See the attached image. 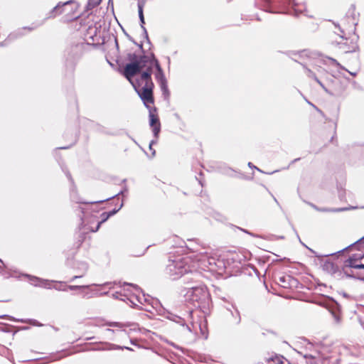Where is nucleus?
Segmentation results:
<instances>
[{
	"label": "nucleus",
	"mask_w": 364,
	"mask_h": 364,
	"mask_svg": "<svg viewBox=\"0 0 364 364\" xmlns=\"http://www.w3.org/2000/svg\"><path fill=\"white\" fill-rule=\"evenodd\" d=\"M131 84L149 109V125L152 128L154 136L157 138L161 130V124L156 113V108L150 106L154 102L153 97L154 85L151 77H150V72L143 71L134 81H131Z\"/></svg>",
	"instance_id": "f257e3e1"
},
{
	"label": "nucleus",
	"mask_w": 364,
	"mask_h": 364,
	"mask_svg": "<svg viewBox=\"0 0 364 364\" xmlns=\"http://www.w3.org/2000/svg\"><path fill=\"white\" fill-rule=\"evenodd\" d=\"M188 261V258L169 259L165 270L166 274L172 279H177L183 276L185 282L189 283V280L196 282L199 274L197 272L190 269Z\"/></svg>",
	"instance_id": "f03ea898"
},
{
	"label": "nucleus",
	"mask_w": 364,
	"mask_h": 364,
	"mask_svg": "<svg viewBox=\"0 0 364 364\" xmlns=\"http://www.w3.org/2000/svg\"><path fill=\"white\" fill-rule=\"evenodd\" d=\"M265 11L269 13H287V6L291 5L295 14L298 15L306 12L305 5H299L295 2V0H264Z\"/></svg>",
	"instance_id": "7ed1b4c3"
},
{
	"label": "nucleus",
	"mask_w": 364,
	"mask_h": 364,
	"mask_svg": "<svg viewBox=\"0 0 364 364\" xmlns=\"http://www.w3.org/2000/svg\"><path fill=\"white\" fill-rule=\"evenodd\" d=\"M187 300L194 303L205 300L208 296L206 288L200 284L188 286L181 291Z\"/></svg>",
	"instance_id": "20e7f679"
},
{
	"label": "nucleus",
	"mask_w": 364,
	"mask_h": 364,
	"mask_svg": "<svg viewBox=\"0 0 364 364\" xmlns=\"http://www.w3.org/2000/svg\"><path fill=\"white\" fill-rule=\"evenodd\" d=\"M312 53L308 50H304L299 52H291V59L301 64L304 70L306 75L309 77L312 78L316 81V79H318L316 76V73L312 70L311 69L307 67L306 63L304 61V60L309 59L312 58Z\"/></svg>",
	"instance_id": "39448f33"
},
{
	"label": "nucleus",
	"mask_w": 364,
	"mask_h": 364,
	"mask_svg": "<svg viewBox=\"0 0 364 364\" xmlns=\"http://www.w3.org/2000/svg\"><path fill=\"white\" fill-rule=\"evenodd\" d=\"M335 24L336 27H338L342 35L340 37L342 39H346V42H339L338 45L341 49H342L345 53H352L356 50L358 48L357 39L358 36H354L350 41L345 37V32L343 28L340 27L338 24Z\"/></svg>",
	"instance_id": "423d86ee"
},
{
	"label": "nucleus",
	"mask_w": 364,
	"mask_h": 364,
	"mask_svg": "<svg viewBox=\"0 0 364 364\" xmlns=\"http://www.w3.org/2000/svg\"><path fill=\"white\" fill-rule=\"evenodd\" d=\"M155 68L156 72L155 73V79L157 82H161L166 80L163 69L161 68L159 60L156 58L154 53L151 54V62L149 65H147L146 69L144 71L150 72V77H151L152 69Z\"/></svg>",
	"instance_id": "0eeeda50"
},
{
	"label": "nucleus",
	"mask_w": 364,
	"mask_h": 364,
	"mask_svg": "<svg viewBox=\"0 0 364 364\" xmlns=\"http://www.w3.org/2000/svg\"><path fill=\"white\" fill-rule=\"evenodd\" d=\"M146 68L147 66L139 65V63L136 62L127 63L124 67V75L131 82V81H134L132 80L134 76L139 73L143 68L146 69Z\"/></svg>",
	"instance_id": "6e6552de"
},
{
	"label": "nucleus",
	"mask_w": 364,
	"mask_h": 364,
	"mask_svg": "<svg viewBox=\"0 0 364 364\" xmlns=\"http://www.w3.org/2000/svg\"><path fill=\"white\" fill-rule=\"evenodd\" d=\"M188 248L194 252H198L197 255H196V259L199 263V267L201 269H204L214 263V259L209 257L206 252H200L198 249L191 248L189 246H188Z\"/></svg>",
	"instance_id": "1a4fd4ad"
},
{
	"label": "nucleus",
	"mask_w": 364,
	"mask_h": 364,
	"mask_svg": "<svg viewBox=\"0 0 364 364\" xmlns=\"http://www.w3.org/2000/svg\"><path fill=\"white\" fill-rule=\"evenodd\" d=\"M82 46L80 45H75L72 46L69 50L67 51V64L73 65L75 60H77L80 55Z\"/></svg>",
	"instance_id": "9d476101"
},
{
	"label": "nucleus",
	"mask_w": 364,
	"mask_h": 364,
	"mask_svg": "<svg viewBox=\"0 0 364 364\" xmlns=\"http://www.w3.org/2000/svg\"><path fill=\"white\" fill-rule=\"evenodd\" d=\"M31 284L36 287H41L46 289H51V284L55 282L54 280L43 279L37 277L27 275Z\"/></svg>",
	"instance_id": "9b49d317"
},
{
	"label": "nucleus",
	"mask_w": 364,
	"mask_h": 364,
	"mask_svg": "<svg viewBox=\"0 0 364 364\" xmlns=\"http://www.w3.org/2000/svg\"><path fill=\"white\" fill-rule=\"evenodd\" d=\"M193 311L189 310L188 312L186 314V317H181L177 315L171 314L170 316H168V318L177 323H179L180 325L186 327L187 330L188 331H191V327L186 324V322L188 319L191 318L192 317Z\"/></svg>",
	"instance_id": "f8f14e48"
},
{
	"label": "nucleus",
	"mask_w": 364,
	"mask_h": 364,
	"mask_svg": "<svg viewBox=\"0 0 364 364\" xmlns=\"http://www.w3.org/2000/svg\"><path fill=\"white\" fill-rule=\"evenodd\" d=\"M128 59L130 60V63L132 62H136L139 63V65H143L144 66H147L149 65L151 62V55H142L140 56H138L136 53H129L128 55Z\"/></svg>",
	"instance_id": "ddd939ff"
},
{
	"label": "nucleus",
	"mask_w": 364,
	"mask_h": 364,
	"mask_svg": "<svg viewBox=\"0 0 364 364\" xmlns=\"http://www.w3.org/2000/svg\"><path fill=\"white\" fill-rule=\"evenodd\" d=\"M36 28H37V26H33V27L26 26V27H23L21 28H19V29L15 31L14 32L10 33L8 36L7 41H14L15 39L21 38L23 36H24V34H25L24 31L26 30H27L28 31H31L34 30Z\"/></svg>",
	"instance_id": "4468645a"
},
{
	"label": "nucleus",
	"mask_w": 364,
	"mask_h": 364,
	"mask_svg": "<svg viewBox=\"0 0 364 364\" xmlns=\"http://www.w3.org/2000/svg\"><path fill=\"white\" fill-rule=\"evenodd\" d=\"M92 286H109V289L112 288V282H106L103 284H92ZM91 287V285H68L65 286L66 290H75V289H88Z\"/></svg>",
	"instance_id": "2eb2a0df"
},
{
	"label": "nucleus",
	"mask_w": 364,
	"mask_h": 364,
	"mask_svg": "<svg viewBox=\"0 0 364 364\" xmlns=\"http://www.w3.org/2000/svg\"><path fill=\"white\" fill-rule=\"evenodd\" d=\"M73 0H69L64 3L59 2L50 11V16H55L56 15L60 14L63 13L61 8L64 6L69 5L73 3Z\"/></svg>",
	"instance_id": "dca6fc26"
},
{
	"label": "nucleus",
	"mask_w": 364,
	"mask_h": 364,
	"mask_svg": "<svg viewBox=\"0 0 364 364\" xmlns=\"http://www.w3.org/2000/svg\"><path fill=\"white\" fill-rule=\"evenodd\" d=\"M294 281V278L289 275L279 277V284L281 287L284 288L290 287L291 285V282Z\"/></svg>",
	"instance_id": "f3484780"
},
{
	"label": "nucleus",
	"mask_w": 364,
	"mask_h": 364,
	"mask_svg": "<svg viewBox=\"0 0 364 364\" xmlns=\"http://www.w3.org/2000/svg\"><path fill=\"white\" fill-rule=\"evenodd\" d=\"M123 206V202L121 203L119 207L118 208H114L112 210L108 212V213H103V215H106V218H105L104 219H102V220L100 222L98 223L97 225V228L95 230H93L94 232L97 231L100 225L104 223L105 221H106L109 217L114 215V214H116Z\"/></svg>",
	"instance_id": "a211bd4d"
},
{
	"label": "nucleus",
	"mask_w": 364,
	"mask_h": 364,
	"mask_svg": "<svg viewBox=\"0 0 364 364\" xmlns=\"http://www.w3.org/2000/svg\"><path fill=\"white\" fill-rule=\"evenodd\" d=\"M323 268L331 274H335L338 269V266L331 262H325Z\"/></svg>",
	"instance_id": "6ab92c4d"
},
{
	"label": "nucleus",
	"mask_w": 364,
	"mask_h": 364,
	"mask_svg": "<svg viewBox=\"0 0 364 364\" xmlns=\"http://www.w3.org/2000/svg\"><path fill=\"white\" fill-rule=\"evenodd\" d=\"M159 85L162 91L163 95L165 97H168L170 93H169V90L168 88L167 80L159 82Z\"/></svg>",
	"instance_id": "aec40b11"
},
{
	"label": "nucleus",
	"mask_w": 364,
	"mask_h": 364,
	"mask_svg": "<svg viewBox=\"0 0 364 364\" xmlns=\"http://www.w3.org/2000/svg\"><path fill=\"white\" fill-rule=\"evenodd\" d=\"M358 264H355V259H353V257H349L346 261V267H350V268H354V269H359L358 267H357Z\"/></svg>",
	"instance_id": "412c9836"
},
{
	"label": "nucleus",
	"mask_w": 364,
	"mask_h": 364,
	"mask_svg": "<svg viewBox=\"0 0 364 364\" xmlns=\"http://www.w3.org/2000/svg\"><path fill=\"white\" fill-rule=\"evenodd\" d=\"M102 0H88L87 9L90 10L98 6Z\"/></svg>",
	"instance_id": "4be33fe9"
},
{
	"label": "nucleus",
	"mask_w": 364,
	"mask_h": 364,
	"mask_svg": "<svg viewBox=\"0 0 364 364\" xmlns=\"http://www.w3.org/2000/svg\"><path fill=\"white\" fill-rule=\"evenodd\" d=\"M144 6V2L139 0V1H138V13H139V19H141V18H144V12H143Z\"/></svg>",
	"instance_id": "5701e85b"
},
{
	"label": "nucleus",
	"mask_w": 364,
	"mask_h": 364,
	"mask_svg": "<svg viewBox=\"0 0 364 364\" xmlns=\"http://www.w3.org/2000/svg\"><path fill=\"white\" fill-rule=\"evenodd\" d=\"M139 20H140V23H141V28L143 29V31H144V37L147 40V41L149 42L147 31H146V28L144 26V24L145 23L144 18H141Z\"/></svg>",
	"instance_id": "b1692460"
},
{
	"label": "nucleus",
	"mask_w": 364,
	"mask_h": 364,
	"mask_svg": "<svg viewBox=\"0 0 364 364\" xmlns=\"http://www.w3.org/2000/svg\"><path fill=\"white\" fill-rule=\"evenodd\" d=\"M55 284L53 287V289L58 290V291H66L65 287L64 288H62L61 286L64 282H57L55 281Z\"/></svg>",
	"instance_id": "393cba45"
},
{
	"label": "nucleus",
	"mask_w": 364,
	"mask_h": 364,
	"mask_svg": "<svg viewBox=\"0 0 364 364\" xmlns=\"http://www.w3.org/2000/svg\"><path fill=\"white\" fill-rule=\"evenodd\" d=\"M75 187H73V188L72 189L71 191V198L73 199V201L77 203H86L85 202H83V201H81V200H79L77 197H75Z\"/></svg>",
	"instance_id": "a878e982"
},
{
	"label": "nucleus",
	"mask_w": 364,
	"mask_h": 364,
	"mask_svg": "<svg viewBox=\"0 0 364 364\" xmlns=\"http://www.w3.org/2000/svg\"><path fill=\"white\" fill-rule=\"evenodd\" d=\"M348 209L349 208H338V209L333 210V211L340 212V211H343V210H348ZM318 211L327 212V211H333V210L332 209H327V208H318Z\"/></svg>",
	"instance_id": "bb28decb"
},
{
	"label": "nucleus",
	"mask_w": 364,
	"mask_h": 364,
	"mask_svg": "<svg viewBox=\"0 0 364 364\" xmlns=\"http://www.w3.org/2000/svg\"><path fill=\"white\" fill-rule=\"evenodd\" d=\"M112 349H127L128 350H133L132 348H131L129 347L121 346H117V345H114V344H112Z\"/></svg>",
	"instance_id": "cd10ccee"
},
{
	"label": "nucleus",
	"mask_w": 364,
	"mask_h": 364,
	"mask_svg": "<svg viewBox=\"0 0 364 364\" xmlns=\"http://www.w3.org/2000/svg\"><path fill=\"white\" fill-rule=\"evenodd\" d=\"M328 59L331 62L332 65H334L338 68H343V67L341 65V64L334 58H328Z\"/></svg>",
	"instance_id": "c85d7f7f"
},
{
	"label": "nucleus",
	"mask_w": 364,
	"mask_h": 364,
	"mask_svg": "<svg viewBox=\"0 0 364 364\" xmlns=\"http://www.w3.org/2000/svg\"><path fill=\"white\" fill-rule=\"evenodd\" d=\"M127 36L131 41H132L134 44L137 45L139 48L141 49V50L144 52L142 43L138 44L130 36H129L128 34H127Z\"/></svg>",
	"instance_id": "c756f323"
},
{
	"label": "nucleus",
	"mask_w": 364,
	"mask_h": 364,
	"mask_svg": "<svg viewBox=\"0 0 364 364\" xmlns=\"http://www.w3.org/2000/svg\"><path fill=\"white\" fill-rule=\"evenodd\" d=\"M313 69L317 71L318 73H323L324 72V70L321 68L319 65H314Z\"/></svg>",
	"instance_id": "7c9ffc66"
},
{
	"label": "nucleus",
	"mask_w": 364,
	"mask_h": 364,
	"mask_svg": "<svg viewBox=\"0 0 364 364\" xmlns=\"http://www.w3.org/2000/svg\"><path fill=\"white\" fill-rule=\"evenodd\" d=\"M316 82L323 89V90L325 92H328V91L326 89V87L324 86V85L318 79H316Z\"/></svg>",
	"instance_id": "2f4dec72"
},
{
	"label": "nucleus",
	"mask_w": 364,
	"mask_h": 364,
	"mask_svg": "<svg viewBox=\"0 0 364 364\" xmlns=\"http://www.w3.org/2000/svg\"><path fill=\"white\" fill-rule=\"evenodd\" d=\"M316 82L323 89V90L325 92H328V91L326 89V87L324 86V85L318 79H316Z\"/></svg>",
	"instance_id": "473e14b6"
},
{
	"label": "nucleus",
	"mask_w": 364,
	"mask_h": 364,
	"mask_svg": "<svg viewBox=\"0 0 364 364\" xmlns=\"http://www.w3.org/2000/svg\"><path fill=\"white\" fill-rule=\"evenodd\" d=\"M142 299H144V301H146V299L145 298V295L143 294L142 296H137V300L139 301V302L141 303V300Z\"/></svg>",
	"instance_id": "72a5a7b5"
},
{
	"label": "nucleus",
	"mask_w": 364,
	"mask_h": 364,
	"mask_svg": "<svg viewBox=\"0 0 364 364\" xmlns=\"http://www.w3.org/2000/svg\"><path fill=\"white\" fill-rule=\"evenodd\" d=\"M84 274H81V275H76V276H74L73 277H72V279H70V282H73L75 281L76 279L77 278H80L83 276Z\"/></svg>",
	"instance_id": "f704fd0d"
},
{
	"label": "nucleus",
	"mask_w": 364,
	"mask_h": 364,
	"mask_svg": "<svg viewBox=\"0 0 364 364\" xmlns=\"http://www.w3.org/2000/svg\"><path fill=\"white\" fill-rule=\"evenodd\" d=\"M248 166L250 167V168H256L259 171H262L259 168H258L256 166H253L251 162L248 163Z\"/></svg>",
	"instance_id": "c9c22d12"
},
{
	"label": "nucleus",
	"mask_w": 364,
	"mask_h": 364,
	"mask_svg": "<svg viewBox=\"0 0 364 364\" xmlns=\"http://www.w3.org/2000/svg\"><path fill=\"white\" fill-rule=\"evenodd\" d=\"M344 273L347 277H355L350 273H348L347 270H344Z\"/></svg>",
	"instance_id": "e433bc0d"
},
{
	"label": "nucleus",
	"mask_w": 364,
	"mask_h": 364,
	"mask_svg": "<svg viewBox=\"0 0 364 364\" xmlns=\"http://www.w3.org/2000/svg\"><path fill=\"white\" fill-rule=\"evenodd\" d=\"M124 285H129V286H132V287H134V289H139V288L138 287V286H137V285H134V284H128V283H124Z\"/></svg>",
	"instance_id": "4c0bfd02"
},
{
	"label": "nucleus",
	"mask_w": 364,
	"mask_h": 364,
	"mask_svg": "<svg viewBox=\"0 0 364 364\" xmlns=\"http://www.w3.org/2000/svg\"><path fill=\"white\" fill-rule=\"evenodd\" d=\"M155 143H156V141H154V140H152V141L150 142V144H149V149H150V150H151V149H152V146H153V144H154Z\"/></svg>",
	"instance_id": "58836bf2"
},
{
	"label": "nucleus",
	"mask_w": 364,
	"mask_h": 364,
	"mask_svg": "<svg viewBox=\"0 0 364 364\" xmlns=\"http://www.w3.org/2000/svg\"><path fill=\"white\" fill-rule=\"evenodd\" d=\"M119 292H115L114 294H112V296L115 299H119Z\"/></svg>",
	"instance_id": "ea45409f"
},
{
	"label": "nucleus",
	"mask_w": 364,
	"mask_h": 364,
	"mask_svg": "<svg viewBox=\"0 0 364 364\" xmlns=\"http://www.w3.org/2000/svg\"><path fill=\"white\" fill-rule=\"evenodd\" d=\"M358 242L364 243V236L363 237H361L360 240H358L357 242H355V244H357Z\"/></svg>",
	"instance_id": "a19ab883"
},
{
	"label": "nucleus",
	"mask_w": 364,
	"mask_h": 364,
	"mask_svg": "<svg viewBox=\"0 0 364 364\" xmlns=\"http://www.w3.org/2000/svg\"><path fill=\"white\" fill-rule=\"evenodd\" d=\"M274 362H275V364H284V363L282 360H279V359H277Z\"/></svg>",
	"instance_id": "79ce46f5"
},
{
	"label": "nucleus",
	"mask_w": 364,
	"mask_h": 364,
	"mask_svg": "<svg viewBox=\"0 0 364 364\" xmlns=\"http://www.w3.org/2000/svg\"><path fill=\"white\" fill-rule=\"evenodd\" d=\"M110 326H119L118 323H112L109 324Z\"/></svg>",
	"instance_id": "37998d69"
},
{
	"label": "nucleus",
	"mask_w": 364,
	"mask_h": 364,
	"mask_svg": "<svg viewBox=\"0 0 364 364\" xmlns=\"http://www.w3.org/2000/svg\"><path fill=\"white\" fill-rule=\"evenodd\" d=\"M357 267L364 269V264H358Z\"/></svg>",
	"instance_id": "c03bdc74"
},
{
	"label": "nucleus",
	"mask_w": 364,
	"mask_h": 364,
	"mask_svg": "<svg viewBox=\"0 0 364 364\" xmlns=\"http://www.w3.org/2000/svg\"><path fill=\"white\" fill-rule=\"evenodd\" d=\"M67 176H68V178H69V180L71 181V183H73V178H72V177H71L70 174V173H68V174H67Z\"/></svg>",
	"instance_id": "a18cd8bd"
},
{
	"label": "nucleus",
	"mask_w": 364,
	"mask_h": 364,
	"mask_svg": "<svg viewBox=\"0 0 364 364\" xmlns=\"http://www.w3.org/2000/svg\"><path fill=\"white\" fill-rule=\"evenodd\" d=\"M311 206L313 207L314 209H316V210H318V208L316 207L315 205L314 204H311Z\"/></svg>",
	"instance_id": "49530a36"
},
{
	"label": "nucleus",
	"mask_w": 364,
	"mask_h": 364,
	"mask_svg": "<svg viewBox=\"0 0 364 364\" xmlns=\"http://www.w3.org/2000/svg\"><path fill=\"white\" fill-rule=\"evenodd\" d=\"M124 192V191H120L118 194L116 195V196H118L119 195H121V194L123 195Z\"/></svg>",
	"instance_id": "de8ad7c7"
},
{
	"label": "nucleus",
	"mask_w": 364,
	"mask_h": 364,
	"mask_svg": "<svg viewBox=\"0 0 364 364\" xmlns=\"http://www.w3.org/2000/svg\"><path fill=\"white\" fill-rule=\"evenodd\" d=\"M87 270V266L85 264L84 268V273Z\"/></svg>",
	"instance_id": "09e8293b"
},
{
	"label": "nucleus",
	"mask_w": 364,
	"mask_h": 364,
	"mask_svg": "<svg viewBox=\"0 0 364 364\" xmlns=\"http://www.w3.org/2000/svg\"><path fill=\"white\" fill-rule=\"evenodd\" d=\"M335 319L336 320L337 322H339V317L335 316Z\"/></svg>",
	"instance_id": "8fccbe9b"
},
{
	"label": "nucleus",
	"mask_w": 364,
	"mask_h": 364,
	"mask_svg": "<svg viewBox=\"0 0 364 364\" xmlns=\"http://www.w3.org/2000/svg\"><path fill=\"white\" fill-rule=\"evenodd\" d=\"M107 331H108V332H112L113 331H112V329L107 328Z\"/></svg>",
	"instance_id": "3c124183"
},
{
	"label": "nucleus",
	"mask_w": 364,
	"mask_h": 364,
	"mask_svg": "<svg viewBox=\"0 0 364 364\" xmlns=\"http://www.w3.org/2000/svg\"><path fill=\"white\" fill-rule=\"evenodd\" d=\"M350 73V75H353V76H355V75H356V73Z\"/></svg>",
	"instance_id": "603ef678"
},
{
	"label": "nucleus",
	"mask_w": 364,
	"mask_h": 364,
	"mask_svg": "<svg viewBox=\"0 0 364 364\" xmlns=\"http://www.w3.org/2000/svg\"><path fill=\"white\" fill-rule=\"evenodd\" d=\"M273 198H274V200L277 203H278V201H277V198H274V197H273Z\"/></svg>",
	"instance_id": "864d4df0"
},
{
	"label": "nucleus",
	"mask_w": 364,
	"mask_h": 364,
	"mask_svg": "<svg viewBox=\"0 0 364 364\" xmlns=\"http://www.w3.org/2000/svg\"><path fill=\"white\" fill-rule=\"evenodd\" d=\"M106 215H103V213H102V219H104L105 218H106Z\"/></svg>",
	"instance_id": "5fc2aeb1"
},
{
	"label": "nucleus",
	"mask_w": 364,
	"mask_h": 364,
	"mask_svg": "<svg viewBox=\"0 0 364 364\" xmlns=\"http://www.w3.org/2000/svg\"><path fill=\"white\" fill-rule=\"evenodd\" d=\"M240 230H242V231H244L245 232L249 233V232H248V231H247V230H243V229H240Z\"/></svg>",
	"instance_id": "6e6d98bb"
},
{
	"label": "nucleus",
	"mask_w": 364,
	"mask_h": 364,
	"mask_svg": "<svg viewBox=\"0 0 364 364\" xmlns=\"http://www.w3.org/2000/svg\"><path fill=\"white\" fill-rule=\"evenodd\" d=\"M60 149H68V147L64 146V147H60Z\"/></svg>",
	"instance_id": "4d7b16f0"
},
{
	"label": "nucleus",
	"mask_w": 364,
	"mask_h": 364,
	"mask_svg": "<svg viewBox=\"0 0 364 364\" xmlns=\"http://www.w3.org/2000/svg\"><path fill=\"white\" fill-rule=\"evenodd\" d=\"M296 237H297L298 238H299V235H298V233H297L296 232Z\"/></svg>",
	"instance_id": "13d9d810"
},
{
	"label": "nucleus",
	"mask_w": 364,
	"mask_h": 364,
	"mask_svg": "<svg viewBox=\"0 0 364 364\" xmlns=\"http://www.w3.org/2000/svg\"><path fill=\"white\" fill-rule=\"evenodd\" d=\"M306 101H307L308 104L312 105L309 101H308V100H306Z\"/></svg>",
	"instance_id": "bf43d9fd"
},
{
	"label": "nucleus",
	"mask_w": 364,
	"mask_h": 364,
	"mask_svg": "<svg viewBox=\"0 0 364 364\" xmlns=\"http://www.w3.org/2000/svg\"><path fill=\"white\" fill-rule=\"evenodd\" d=\"M5 316H0V318H4Z\"/></svg>",
	"instance_id": "052dcab7"
},
{
	"label": "nucleus",
	"mask_w": 364,
	"mask_h": 364,
	"mask_svg": "<svg viewBox=\"0 0 364 364\" xmlns=\"http://www.w3.org/2000/svg\"><path fill=\"white\" fill-rule=\"evenodd\" d=\"M103 294H107V292H105ZM101 295H102V294H101Z\"/></svg>",
	"instance_id": "680f3d73"
},
{
	"label": "nucleus",
	"mask_w": 364,
	"mask_h": 364,
	"mask_svg": "<svg viewBox=\"0 0 364 364\" xmlns=\"http://www.w3.org/2000/svg\"><path fill=\"white\" fill-rule=\"evenodd\" d=\"M360 280L364 281V277L363 278H360Z\"/></svg>",
	"instance_id": "e2e57ef3"
},
{
	"label": "nucleus",
	"mask_w": 364,
	"mask_h": 364,
	"mask_svg": "<svg viewBox=\"0 0 364 364\" xmlns=\"http://www.w3.org/2000/svg\"><path fill=\"white\" fill-rule=\"evenodd\" d=\"M0 262H1L3 264V261L0 259Z\"/></svg>",
	"instance_id": "0e129e2a"
},
{
	"label": "nucleus",
	"mask_w": 364,
	"mask_h": 364,
	"mask_svg": "<svg viewBox=\"0 0 364 364\" xmlns=\"http://www.w3.org/2000/svg\"><path fill=\"white\" fill-rule=\"evenodd\" d=\"M0 46H4V44H3V43H0Z\"/></svg>",
	"instance_id": "69168bd1"
},
{
	"label": "nucleus",
	"mask_w": 364,
	"mask_h": 364,
	"mask_svg": "<svg viewBox=\"0 0 364 364\" xmlns=\"http://www.w3.org/2000/svg\"><path fill=\"white\" fill-rule=\"evenodd\" d=\"M0 269H1V266H0Z\"/></svg>",
	"instance_id": "338daca9"
},
{
	"label": "nucleus",
	"mask_w": 364,
	"mask_h": 364,
	"mask_svg": "<svg viewBox=\"0 0 364 364\" xmlns=\"http://www.w3.org/2000/svg\"><path fill=\"white\" fill-rule=\"evenodd\" d=\"M363 208H364V206Z\"/></svg>",
	"instance_id": "774afa93"
}]
</instances>
